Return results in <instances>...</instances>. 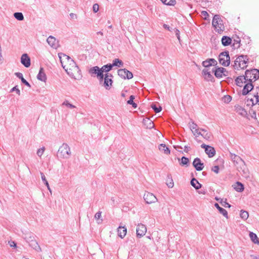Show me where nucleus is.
I'll use <instances>...</instances> for the list:
<instances>
[{"label":"nucleus","instance_id":"obj_1","mask_svg":"<svg viewBox=\"0 0 259 259\" xmlns=\"http://www.w3.org/2000/svg\"><path fill=\"white\" fill-rule=\"evenodd\" d=\"M248 62L247 56L241 55L239 56L234 61L233 67L235 69H244L247 66Z\"/></svg>","mask_w":259,"mask_h":259},{"label":"nucleus","instance_id":"obj_2","mask_svg":"<svg viewBox=\"0 0 259 259\" xmlns=\"http://www.w3.org/2000/svg\"><path fill=\"white\" fill-rule=\"evenodd\" d=\"M212 24L216 31L219 33H221L225 30V26L223 23L222 20L221 19L219 15L214 16Z\"/></svg>","mask_w":259,"mask_h":259},{"label":"nucleus","instance_id":"obj_3","mask_svg":"<svg viewBox=\"0 0 259 259\" xmlns=\"http://www.w3.org/2000/svg\"><path fill=\"white\" fill-rule=\"evenodd\" d=\"M71 153L70 148L66 143L63 144L58 151V156L62 158H68L71 155Z\"/></svg>","mask_w":259,"mask_h":259},{"label":"nucleus","instance_id":"obj_4","mask_svg":"<svg viewBox=\"0 0 259 259\" xmlns=\"http://www.w3.org/2000/svg\"><path fill=\"white\" fill-rule=\"evenodd\" d=\"M244 77L247 81L252 82L253 81H255L259 78V70L257 69L247 70Z\"/></svg>","mask_w":259,"mask_h":259},{"label":"nucleus","instance_id":"obj_5","mask_svg":"<svg viewBox=\"0 0 259 259\" xmlns=\"http://www.w3.org/2000/svg\"><path fill=\"white\" fill-rule=\"evenodd\" d=\"M230 56L228 51L221 53L219 57L220 63L224 66H228L230 63Z\"/></svg>","mask_w":259,"mask_h":259},{"label":"nucleus","instance_id":"obj_6","mask_svg":"<svg viewBox=\"0 0 259 259\" xmlns=\"http://www.w3.org/2000/svg\"><path fill=\"white\" fill-rule=\"evenodd\" d=\"M231 158L234 163H239L242 165L241 169H242L243 174L245 175V176H247V171L245 169V165L244 161L239 156L235 154H232Z\"/></svg>","mask_w":259,"mask_h":259},{"label":"nucleus","instance_id":"obj_7","mask_svg":"<svg viewBox=\"0 0 259 259\" xmlns=\"http://www.w3.org/2000/svg\"><path fill=\"white\" fill-rule=\"evenodd\" d=\"M212 72L214 73L215 76L218 78L228 76L227 74H225L227 70L223 67H215L212 69Z\"/></svg>","mask_w":259,"mask_h":259},{"label":"nucleus","instance_id":"obj_8","mask_svg":"<svg viewBox=\"0 0 259 259\" xmlns=\"http://www.w3.org/2000/svg\"><path fill=\"white\" fill-rule=\"evenodd\" d=\"M144 199L147 204L155 203L157 201V198L152 193L146 192L144 195Z\"/></svg>","mask_w":259,"mask_h":259},{"label":"nucleus","instance_id":"obj_9","mask_svg":"<svg viewBox=\"0 0 259 259\" xmlns=\"http://www.w3.org/2000/svg\"><path fill=\"white\" fill-rule=\"evenodd\" d=\"M89 73L92 75L95 74L99 79L100 81H102L104 79V74L100 71V68L98 66H94L90 68Z\"/></svg>","mask_w":259,"mask_h":259},{"label":"nucleus","instance_id":"obj_10","mask_svg":"<svg viewBox=\"0 0 259 259\" xmlns=\"http://www.w3.org/2000/svg\"><path fill=\"white\" fill-rule=\"evenodd\" d=\"M147 232V228L145 225L142 224H139L136 229V234L138 238L144 236Z\"/></svg>","mask_w":259,"mask_h":259},{"label":"nucleus","instance_id":"obj_11","mask_svg":"<svg viewBox=\"0 0 259 259\" xmlns=\"http://www.w3.org/2000/svg\"><path fill=\"white\" fill-rule=\"evenodd\" d=\"M201 147L202 148L205 149V152L208 155L209 157H212L215 155V151L214 148L208 145H206L204 144H202Z\"/></svg>","mask_w":259,"mask_h":259},{"label":"nucleus","instance_id":"obj_12","mask_svg":"<svg viewBox=\"0 0 259 259\" xmlns=\"http://www.w3.org/2000/svg\"><path fill=\"white\" fill-rule=\"evenodd\" d=\"M112 77L111 74L106 73L105 74L104 85L106 89H109L112 85L113 81L111 78Z\"/></svg>","mask_w":259,"mask_h":259},{"label":"nucleus","instance_id":"obj_13","mask_svg":"<svg viewBox=\"0 0 259 259\" xmlns=\"http://www.w3.org/2000/svg\"><path fill=\"white\" fill-rule=\"evenodd\" d=\"M202 74L205 80L208 81L214 82V79L211 74L210 71L208 69H204L202 71Z\"/></svg>","mask_w":259,"mask_h":259},{"label":"nucleus","instance_id":"obj_14","mask_svg":"<svg viewBox=\"0 0 259 259\" xmlns=\"http://www.w3.org/2000/svg\"><path fill=\"white\" fill-rule=\"evenodd\" d=\"M193 165L197 171L202 170L204 167V163H202L200 158H195L193 162Z\"/></svg>","mask_w":259,"mask_h":259},{"label":"nucleus","instance_id":"obj_15","mask_svg":"<svg viewBox=\"0 0 259 259\" xmlns=\"http://www.w3.org/2000/svg\"><path fill=\"white\" fill-rule=\"evenodd\" d=\"M217 61L214 59H208L202 62V65L205 68L207 69L208 67L210 66H215L217 65Z\"/></svg>","mask_w":259,"mask_h":259},{"label":"nucleus","instance_id":"obj_16","mask_svg":"<svg viewBox=\"0 0 259 259\" xmlns=\"http://www.w3.org/2000/svg\"><path fill=\"white\" fill-rule=\"evenodd\" d=\"M21 63L26 68L30 66V58L27 54H23L21 56Z\"/></svg>","mask_w":259,"mask_h":259},{"label":"nucleus","instance_id":"obj_17","mask_svg":"<svg viewBox=\"0 0 259 259\" xmlns=\"http://www.w3.org/2000/svg\"><path fill=\"white\" fill-rule=\"evenodd\" d=\"M143 124L144 128L148 130H151L154 127V124L153 122L149 118L143 119Z\"/></svg>","mask_w":259,"mask_h":259},{"label":"nucleus","instance_id":"obj_18","mask_svg":"<svg viewBox=\"0 0 259 259\" xmlns=\"http://www.w3.org/2000/svg\"><path fill=\"white\" fill-rule=\"evenodd\" d=\"M62 55L63 56V57L64 58H65V59H67L68 61L70 60L71 61L73 62V63L74 64H75V63L74 62L73 60L72 59H71V58H70V57H69L68 56H67V55H65V54H61L60 55V54H59V58H60V61H61V62L62 66L63 68L64 69H65V70L67 72V70H68V69H67H67H65V66H64V65H63V63H62ZM75 65H76V64H75ZM74 70H76V71H78V70H79V68H78V66H77L76 65H75V66H74Z\"/></svg>","mask_w":259,"mask_h":259},{"label":"nucleus","instance_id":"obj_19","mask_svg":"<svg viewBox=\"0 0 259 259\" xmlns=\"http://www.w3.org/2000/svg\"><path fill=\"white\" fill-rule=\"evenodd\" d=\"M253 85H252V82H249L246 83L242 90V95L244 96L246 95L253 89Z\"/></svg>","mask_w":259,"mask_h":259},{"label":"nucleus","instance_id":"obj_20","mask_svg":"<svg viewBox=\"0 0 259 259\" xmlns=\"http://www.w3.org/2000/svg\"><path fill=\"white\" fill-rule=\"evenodd\" d=\"M37 79L45 82L47 79L46 75L45 73L44 70L43 68H40L38 72V74L37 75Z\"/></svg>","mask_w":259,"mask_h":259},{"label":"nucleus","instance_id":"obj_21","mask_svg":"<svg viewBox=\"0 0 259 259\" xmlns=\"http://www.w3.org/2000/svg\"><path fill=\"white\" fill-rule=\"evenodd\" d=\"M48 43L49 44V45L51 46L52 47L54 48H56L57 47V40H56V39L52 36H50L48 38H47V40Z\"/></svg>","mask_w":259,"mask_h":259},{"label":"nucleus","instance_id":"obj_22","mask_svg":"<svg viewBox=\"0 0 259 259\" xmlns=\"http://www.w3.org/2000/svg\"><path fill=\"white\" fill-rule=\"evenodd\" d=\"M29 246L32 247L33 249L36 250L37 252L41 251V249L39 245H38V242L36 241V240H34L33 241L28 243Z\"/></svg>","mask_w":259,"mask_h":259},{"label":"nucleus","instance_id":"obj_23","mask_svg":"<svg viewBox=\"0 0 259 259\" xmlns=\"http://www.w3.org/2000/svg\"><path fill=\"white\" fill-rule=\"evenodd\" d=\"M118 235L121 238H123L126 234V228L125 227H119L118 228Z\"/></svg>","mask_w":259,"mask_h":259},{"label":"nucleus","instance_id":"obj_24","mask_svg":"<svg viewBox=\"0 0 259 259\" xmlns=\"http://www.w3.org/2000/svg\"><path fill=\"white\" fill-rule=\"evenodd\" d=\"M15 75L18 77L19 78V79H21V82L24 83L25 85H26V86L30 88L31 87V85L30 84V83L25 79L24 78L23 76V74L22 73H20V72H16L15 73Z\"/></svg>","mask_w":259,"mask_h":259},{"label":"nucleus","instance_id":"obj_25","mask_svg":"<svg viewBox=\"0 0 259 259\" xmlns=\"http://www.w3.org/2000/svg\"><path fill=\"white\" fill-rule=\"evenodd\" d=\"M222 44L224 46H227L232 43V39L227 36H224L222 38Z\"/></svg>","mask_w":259,"mask_h":259},{"label":"nucleus","instance_id":"obj_26","mask_svg":"<svg viewBox=\"0 0 259 259\" xmlns=\"http://www.w3.org/2000/svg\"><path fill=\"white\" fill-rule=\"evenodd\" d=\"M233 187L236 191L239 192H241L243 191L244 190L243 185L239 182H237L236 183H235L233 185Z\"/></svg>","mask_w":259,"mask_h":259},{"label":"nucleus","instance_id":"obj_27","mask_svg":"<svg viewBox=\"0 0 259 259\" xmlns=\"http://www.w3.org/2000/svg\"><path fill=\"white\" fill-rule=\"evenodd\" d=\"M158 148L160 151L163 152L165 154L168 155L170 154V150L164 144H160L159 145Z\"/></svg>","mask_w":259,"mask_h":259},{"label":"nucleus","instance_id":"obj_28","mask_svg":"<svg viewBox=\"0 0 259 259\" xmlns=\"http://www.w3.org/2000/svg\"><path fill=\"white\" fill-rule=\"evenodd\" d=\"M236 84L239 87H241L242 84L243 82H246L247 81L244 77V75L243 76H239L236 78L235 79Z\"/></svg>","mask_w":259,"mask_h":259},{"label":"nucleus","instance_id":"obj_29","mask_svg":"<svg viewBox=\"0 0 259 259\" xmlns=\"http://www.w3.org/2000/svg\"><path fill=\"white\" fill-rule=\"evenodd\" d=\"M24 239L28 243L33 241L35 239V236L31 233L26 234L25 235V236L24 237Z\"/></svg>","mask_w":259,"mask_h":259},{"label":"nucleus","instance_id":"obj_30","mask_svg":"<svg viewBox=\"0 0 259 259\" xmlns=\"http://www.w3.org/2000/svg\"><path fill=\"white\" fill-rule=\"evenodd\" d=\"M214 206L219 210L220 213L222 214L226 218H228V212L226 209L220 207L217 203L214 204Z\"/></svg>","mask_w":259,"mask_h":259},{"label":"nucleus","instance_id":"obj_31","mask_svg":"<svg viewBox=\"0 0 259 259\" xmlns=\"http://www.w3.org/2000/svg\"><path fill=\"white\" fill-rule=\"evenodd\" d=\"M200 135L206 140H211L212 138V135L210 132H208V131H201Z\"/></svg>","mask_w":259,"mask_h":259},{"label":"nucleus","instance_id":"obj_32","mask_svg":"<svg viewBox=\"0 0 259 259\" xmlns=\"http://www.w3.org/2000/svg\"><path fill=\"white\" fill-rule=\"evenodd\" d=\"M191 185L194 187L196 190L200 189L202 185L195 178H193L191 181Z\"/></svg>","mask_w":259,"mask_h":259},{"label":"nucleus","instance_id":"obj_33","mask_svg":"<svg viewBox=\"0 0 259 259\" xmlns=\"http://www.w3.org/2000/svg\"><path fill=\"white\" fill-rule=\"evenodd\" d=\"M233 41L234 42L232 46L234 49H238L240 48L241 39L238 36H236L234 38Z\"/></svg>","mask_w":259,"mask_h":259},{"label":"nucleus","instance_id":"obj_34","mask_svg":"<svg viewBox=\"0 0 259 259\" xmlns=\"http://www.w3.org/2000/svg\"><path fill=\"white\" fill-rule=\"evenodd\" d=\"M249 237L250 238L251 240L255 244H259V239L258 238L257 235L253 233V232H250L249 233Z\"/></svg>","mask_w":259,"mask_h":259},{"label":"nucleus","instance_id":"obj_35","mask_svg":"<svg viewBox=\"0 0 259 259\" xmlns=\"http://www.w3.org/2000/svg\"><path fill=\"white\" fill-rule=\"evenodd\" d=\"M123 63L122 61L119 59H115L113 61V63L112 64L113 67L117 66L118 67H121L123 66Z\"/></svg>","mask_w":259,"mask_h":259},{"label":"nucleus","instance_id":"obj_36","mask_svg":"<svg viewBox=\"0 0 259 259\" xmlns=\"http://www.w3.org/2000/svg\"><path fill=\"white\" fill-rule=\"evenodd\" d=\"M236 111L238 114L242 116H245L247 115L246 111L241 106H238L236 107Z\"/></svg>","mask_w":259,"mask_h":259},{"label":"nucleus","instance_id":"obj_37","mask_svg":"<svg viewBox=\"0 0 259 259\" xmlns=\"http://www.w3.org/2000/svg\"><path fill=\"white\" fill-rule=\"evenodd\" d=\"M166 185L168 188H172L174 186V183L173 182L171 176L170 175L167 176V178L166 180Z\"/></svg>","mask_w":259,"mask_h":259},{"label":"nucleus","instance_id":"obj_38","mask_svg":"<svg viewBox=\"0 0 259 259\" xmlns=\"http://www.w3.org/2000/svg\"><path fill=\"white\" fill-rule=\"evenodd\" d=\"M126 69H120L118 70V75L122 78L126 79Z\"/></svg>","mask_w":259,"mask_h":259},{"label":"nucleus","instance_id":"obj_39","mask_svg":"<svg viewBox=\"0 0 259 259\" xmlns=\"http://www.w3.org/2000/svg\"><path fill=\"white\" fill-rule=\"evenodd\" d=\"M134 99L135 96L134 95H131L130 97V99L127 101V103L129 105H132L134 108H136L137 107V105L133 101Z\"/></svg>","mask_w":259,"mask_h":259},{"label":"nucleus","instance_id":"obj_40","mask_svg":"<svg viewBox=\"0 0 259 259\" xmlns=\"http://www.w3.org/2000/svg\"><path fill=\"white\" fill-rule=\"evenodd\" d=\"M161 2L167 6H174L176 3V0H160Z\"/></svg>","mask_w":259,"mask_h":259},{"label":"nucleus","instance_id":"obj_41","mask_svg":"<svg viewBox=\"0 0 259 259\" xmlns=\"http://www.w3.org/2000/svg\"><path fill=\"white\" fill-rule=\"evenodd\" d=\"M14 17L19 21H22L24 20V16L21 12H16L14 14Z\"/></svg>","mask_w":259,"mask_h":259},{"label":"nucleus","instance_id":"obj_42","mask_svg":"<svg viewBox=\"0 0 259 259\" xmlns=\"http://www.w3.org/2000/svg\"><path fill=\"white\" fill-rule=\"evenodd\" d=\"M189 160L187 157L183 156L181 158L180 164L182 165H186L188 166L189 165Z\"/></svg>","mask_w":259,"mask_h":259},{"label":"nucleus","instance_id":"obj_43","mask_svg":"<svg viewBox=\"0 0 259 259\" xmlns=\"http://www.w3.org/2000/svg\"><path fill=\"white\" fill-rule=\"evenodd\" d=\"M240 216L242 219L246 220L249 217L248 212L246 211L241 210L240 211Z\"/></svg>","mask_w":259,"mask_h":259},{"label":"nucleus","instance_id":"obj_44","mask_svg":"<svg viewBox=\"0 0 259 259\" xmlns=\"http://www.w3.org/2000/svg\"><path fill=\"white\" fill-rule=\"evenodd\" d=\"M188 124L190 130H203V128H197V125L192 120H191Z\"/></svg>","mask_w":259,"mask_h":259},{"label":"nucleus","instance_id":"obj_45","mask_svg":"<svg viewBox=\"0 0 259 259\" xmlns=\"http://www.w3.org/2000/svg\"><path fill=\"white\" fill-rule=\"evenodd\" d=\"M254 97L255 98V101L253 99H250L249 101L251 102L252 105H254L255 104H257L259 102V95L258 93H257L256 94L254 95Z\"/></svg>","mask_w":259,"mask_h":259},{"label":"nucleus","instance_id":"obj_46","mask_svg":"<svg viewBox=\"0 0 259 259\" xmlns=\"http://www.w3.org/2000/svg\"><path fill=\"white\" fill-rule=\"evenodd\" d=\"M151 107L156 113H158L160 112L162 110V108L161 106H159V107H157V105L154 103L152 104Z\"/></svg>","mask_w":259,"mask_h":259},{"label":"nucleus","instance_id":"obj_47","mask_svg":"<svg viewBox=\"0 0 259 259\" xmlns=\"http://www.w3.org/2000/svg\"><path fill=\"white\" fill-rule=\"evenodd\" d=\"M45 150V147H42V148L38 149L37 151V155L39 157H41L42 156V155L44 154Z\"/></svg>","mask_w":259,"mask_h":259},{"label":"nucleus","instance_id":"obj_48","mask_svg":"<svg viewBox=\"0 0 259 259\" xmlns=\"http://www.w3.org/2000/svg\"><path fill=\"white\" fill-rule=\"evenodd\" d=\"M63 105H65L67 107L69 108H75V106L71 104H70V103L68 102V101H65L63 104H62Z\"/></svg>","mask_w":259,"mask_h":259},{"label":"nucleus","instance_id":"obj_49","mask_svg":"<svg viewBox=\"0 0 259 259\" xmlns=\"http://www.w3.org/2000/svg\"><path fill=\"white\" fill-rule=\"evenodd\" d=\"M104 68L106 69L105 72H107L110 71L113 68V66L112 64H107L106 65H104Z\"/></svg>","mask_w":259,"mask_h":259},{"label":"nucleus","instance_id":"obj_50","mask_svg":"<svg viewBox=\"0 0 259 259\" xmlns=\"http://www.w3.org/2000/svg\"><path fill=\"white\" fill-rule=\"evenodd\" d=\"M133 77V73L131 71H128L126 69V79H130L132 78Z\"/></svg>","mask_w":259,"mask_h":259},{"label":"nucleus","instance_id":"obj_51","mask_svg":"<svg viewBox=\"0 0 259 259\" xmlns=\"http://www.w3.org/2000/svg\"><path fill=\"white\" fill-rule=\"evenodd\" d=\"M14 91H16V93L18 95H20V90L18 89V86L17 85H16L14 87H13L10 91L11 92H14Z\"/></svg>","mask_w":259,"mask_h":259},{"label":"nucleus","instance_id":"obj_52","mask_svg":"<svg viewBox=\"0 0 259 259\" xmlns=\"http://www.w3.org/2000/svg\"><path fill=\"white\" fill-rule=\"evenodd\" d=\"M219 166L218 165H215L211 167V170L216 174H218L219 172Z\"/></svg>","mask_w":259,"mask_h":259},{"label":"nucleus","instance_id":"obj_53","mask_svg":"<svg viewBox=\"0 0 259 259\" xmlns=\"http://www.w3.org/2000/svg\"><path fill=\"white\" fill-rule=\"evenodd\" d=\"M221 203L222 204V205L225 207H231V205L228 203V202H226V201H223L222 200L221 202Z\"/></svg>","mask_w":259,"mask_h":259},{"label":"nucleus","instance_id":"obj_54","mask_svg":"<svg viewBox=\"0 0 259 259\" xmlns=\"http://www.w3.org/2000/svg\"><path fill=\"white\" fill-rule=\"evenodd\" d=\"M93 10L95 13H97L99 11V5L95 4L93 6Z\"/></svg>","mask_w":259,"mask_h":259},{"label":"nucleus","instance_id":"obj_55","mask_svg":"<svg viewBox=\"0 0 259 259\" xmlns=\"http://www.w3.org/2000/svg\"><path fill=\"white\" fill-rule=\"evenodd\" d=\"M201 15L205 20H207V18L209 16L208 13L205 11H203L201 12Z\"/></svg>","mask_w":259,"mask_h":259},{"label":"nucleus","instance_id":"obj_56","mask_svg":"<svg viewBox=\"0 0 259 259\" xmlns=\"http://www.w3.org/2000/svg\"><path fill=\"white\" fill-rule=\"evenodd\" d=\"M101 214H102V212L100 211H99L98 212H97L95 215V218L96 219V220H99L101 217Z\"/></svg>","mask_w":259,"mask_h":259},{"label":"nucleus","instance_id":"obj_57","mask_svg":"<svg viewBox=\"0 0 259 259\" xmlns=\"http://www.w3.org/2000/svg\"><path fill=\"white\" fill-rule=\"evenodd\" d=\"M193 135L195 136L196 137H198L199 135H200L201 132H198V131H191Z\"/></svg>","mask_w":259,"mask_h":259},{"label":"nucleus","instance_id":"obj_58","mask_svg":"<svg viewBox=\"0 0 259 259\" xmlns=\"http://www.w3.org/2000/svg\"><path fill=\"white\" fill-rule=\"evenodd\" d=\"M224 99H225V101L227 103L230 102L232 100V98L230 96H225Z\"/></svg>","mask_w":259,"mask_h":259},{"label":"nucleus","instance_id":"obj_59","mask_svg":"<svg viewBox=\"0 0 259 259\" xmlns=\"http://www.w3.org/2000/svg\"><path fill=\"white\" fill-rule=\"evenodd\" d=\"M69 16H70V18L71 19H76L77 18V16L76 14L72 13H71L69 14Z\"/></svg>","mask_w":259,"mask_h":259},{"label":"nucleus","instance_id":"obj_60","mask_svg":"<svg viewBox=\"0 0 259 259\" xmlns=\"http://www.w3.org/2000/svg\"><path fill=\"white\" fill-rule=\"evenodd\" d=\"M40 175H41V180L43 181V182L45 183L46 182H47L46 177L42 172H40Z\"/></svg>","mask_w":259,"mask_h":259},{"label":"nucleus","instance_id":"obj_61","mask_svg":"<svg viewBox=\"0 0 259 259\" xmlns=\"http://www.w3.org/2000/svg\"><path fill=\"white\" fill-rule=\"evenodd\" d=\"M9 244L11 247H16V244L14 241H9Z\"/></svg>","mask_w":259,"mask_h":259},{"label":"nucleus","instance_id":"obj_62","mask_svg":"<svg viewBox=\"0 0 259 259\" xmlns=\"http://www.w3.org/2000/svg\"><path fill=\"white\" fill-rule=\"evenodd\" d=\"M190 149H191L190 147H189V146H185L184 147V151H185V152H187H187H188Z\"/></svg>","mask_w":259,"mask_h":259},{"label":"nucleus","instance_id":"obj_63","mask_svg":"<svg viewBox=\"0 0 259 259\" xmlns=\"http://www.w3.org/2000/svg\"><path fill=\"white\" fill-rule=\"evenodd\" d=\"M106 69L104 68V66H103L101 68H100V71L101 72L102 74H103L104 72H105Z\"/></svg>","mask_w":259,"mask_h":259},{"label":"nucleus","instance_id":"obj_64","mask_svg":"<svg viewBox=\"0 0 259 259\" xmlns=\"http://www.w3.org/2000/svg\"><path fill=\"white\" fill-rule=\"evenodd\" d=\"M44 184L47 187L48 189L51 192V190L50 188L49 184V183L48 182V181L46 182V183H45Z\"/></svg>","mask_w":259,"mask_h":259}]
</instances>
